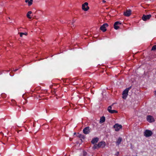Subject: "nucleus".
<instances>
[{"instance_id":"nucleus-1","label":"nucleus","mask_w":156,"mask_h":156,"mask_svg":"<svg viewBox=\"0 0 156 156\" xmlns=\"http://www.w3.org/2000/svg\"><path fill=\"white\" fill-rule=\"evenodd\" d=\"M132 86H130L129 87L126 88L125 90L122 92V98L124 99H126L128 95V93L129 90L131 88Z\"/></svg>"},{"instance_id":"nucleus-2","label":"nucleus","mask_w":156,"mask_h":156,"mask_svg":"<svg viewBox=\"0 0 156 156\" xmlns=\"http://www.w3.org/2000/svg\"><path fill=\"white\" fill-rule=\"evenodd\" d=\"M152 134L153 133L152 131L148 129L145 130L144 133V136L146 137L151 136Z\"/></svg>"},{"instance_id":"nucleus-3","label":"nucleus","mask_w":156,"mask_h":156,"mask_svg":"<svg viewBox=\"0 0 156 156\" xmlns=\"http://www.w3.org/2000/svg\"><path fill=\"white\" fill-rule=\"evenodd\" d=\"M88 3L87 2H85L82 5V9L84 11H87L89 9V7L88 6Z\"/></svg>"},{"instance_id":"nucleus-4","label":"nucleus","mask_w":156,"mask_h":156,"mask_svg":"<svg viewBox=\"0 0 156 156\" xmlns=\"http://www.w3.org/2000/svg\"><path fill=\"white\" fill-rule=\"evenodd\" d=\"M108 26V23H104L100 27V29L103 32H105L106 30V27H107Z\"/></svg>"},{"instance_id":"nucleus-5","label":"nucleus","mask_w":156,"mask_h":156,"mask_svg":"<svg viewBox=\"0 0 156 156\" xmlns=\"http://www.w3.org/2000/svg\"><path fill=\"white\" fill-rule=\"evenodd\" d=\"M147 121L149 122H152L155 121V119L154 117L150 115L147 116Z\"/></svg>"},{"instance_id":"nucleus-6","label":"nucleus","mask_w":156,"mask_h":156,"mask_svg":"<svg viewBox=\"0 0 156 156\" xmlns=\"http://www.w3.org/2000/svg\"><path fill=\"white\" fill-rule=\"evenodd\" d=\"M113 127L115 129V131H118L122 128V126L121 125H119L118 124L116 123L113 126Z\"/></svg>"},{"instance_id":"nucleus-7","label":"nucleus","mask_w":156,"mask_h":156,"mask_svg":"<svg viewBox=\"0 0 156 156\" xmlns=\"http://www.w3.org/2000/svg\"><path fill=\"white\" fill-rule=\"evenodd\" d=\"M90 128L89 127H87L85 128L83 130V133L85 134H87L90 132Z\"/></svg>"},{"instance_id":"nucleus-8","label":"nucleus","mask_w":156,"mask_h":156,"mask_svg":"<svg viewBox=\"0 0 156 156\" xmlns=\"http://www.w3.org/2000/svg\"><path fill=\"white\" fill-rule=\"evenodd\" d=\"M151 15L150 14L147 15H144L142 17V19L144 21H146L148 20L151 17Z\"/></svg>"},{"instance_id":"nucleus-9","label":"nucleus","mask_w":156,"mask_h":156,"mask_svg":"<svg viewBox=\"0 0 156 156\" xmlns=\"http://www.w3.org/2000/svg\"><path fill=\"white\" fill-rule=\"evenodd\" d=\"M121 22L119 21H116L114 25V27L115 30H118L119 28V25H121Z\"/></svg>"},{"instance_id":"nucleus-10","label":"nucleus","mask_w":156,"mask_h":156,"mask_svg":"<svg viewBox=\"0 0 156 156\" xmlns=\"http://www.w3.org/2000/svg\"><path fill=\"white\" fill-rule=\"evenodd\" d=\"M131 14V10L130 9H127L124 13V15L126 16H129Z\"/></svg>"},{"instance_id":"nucleus-11","label":"nucleus","mask_w":156,"mask_h":156,"mask_svg":"<svg viewBox=\"0 0 156 156\" xmlns=\"http://www.w3.org/2000/svg\"><path fill=\"white\" fill-rule=\"evenodd\" d=\"M98 148H103L106 145V143L105 141H101L99 142L98 144Z\"/></svg>"},{"instance_id":"nucleus-12","label":"nucleus","mask_w":156,"mask_h":156,"mask_svg":"<svg viewBox=\"0 0 156 156\" xmlns=\"http://www.w3.org/2000/svg\"><path fill=\"white\" fill-rule=\"evenodd\" d=\"M99 140V139L98 137L94 138L92 139L91 142L92 144H94L95 143H97Z\"/></svg>"},{"instance_id":"nucleus-13","label":"nucleus","mask_w":156,"mask_h":156,"mask_svg":"<svg viewBox=\"0 0 156 156\" xmlns=\"http://www.w3.org/2000/svg\"><path fill=\"white\" fill-rule=\"evenodd\" d=\"M122 141V138L121 137H119L117 140L116 141V145H119L121 143Z\"/></svg>"},{"instance_id":"nucleus-14","label":"nucleus","mask_w":156,"mask_h":156,"mask_svg":"<svg viewBox=\"0 0 156 156\" xmlns=\"http://www.w3.org/2000/svg\"><path fill=\"white\" fill-rule=\"evenodd\" d=\"M33 0H26L25 2L28 3L29 6L31 5L32 4Z\"/></svg>"},{"instance_id":"nucleus-15","label":"nucleus","mask_w":156,"mask_h":156,"mask_svg":"<svg viewBox=\"0 0 156 156\" xmlns=\"http://www.w3.org/2000/svg\"><path fill=\"white\" fill-rule=\"evenodd\" d=\"M105 117L103 116H102L100 119V123H103L105 121Z\"/></svg>"},{"instance_id":"nucleus-16","label":"nucleus","mask_w":156,"mask_h":156,"mask_svg":"<svg viewBox=\"0 0 156 156\" xmlns=\"http://www.w3.org/2000/svg\"><path fill=\"white\" fill-rule=\"evenodd\" d=\"M32 13V12L31 11H29L28 12L27 14V16L28 18L29 19H31L32 17H31L30 15Z\"/></svg>"},{"instance_id":"nucleus-17","label":"nucleus","mask_w":156,"mask_h":156,"mask_svg":"<svg viewBox=\"0 0 156 156\" xmlns=\"http://www.w3.org/2000/svg\"><path fill=\"white\" fill-rule=\"evenodd\" d=\"M78 137L80 138H81L83 139H84L85 138V136L81 134H79L78 135Z\"/></svg>"},{"instance_id":"nucleus-18","label":"nucleus","mask_w":156,"mask_h":156,"mask_svg":"<svg viewBox=\"0 0 156 156\" xmlns=\"http://www.w3.org/2000/svg\"><path fill=\"white\" fill-rule=\"evenodd\" d=\"M20 36L21 37H22V36L23 35H26L27 34V33H20Z\"/></svg>"},{"instance_id":"nucleus-19","label":"nucleus","mask_w":156,"mask_h":156,"mask_svg":"<svg viewBox=\"0 0 156 156\" xmlns=\"http://www.w3.org/2000/svg\"><path fill=\"white\" fill-rule=\"evenodd\" d=\"M156 50V45H154L152 48L151 51H155Z\"/></svg>"},{"instance_id":"nucleus-20","label":"nucleus","mask_w":156,"mask_h":156,"mask_svg":"<svg viewBox=\"0 0 156 156\" xmlns=\"http://www.w3.org/2000/svg\"><path fill=\"white\" fill-rule=\"evenodd\" d=\"M117 111L115 110H111L110 112L109 113H117Z\"/></svg>"},{"instance_id":"nucleus-21","label":"nucleus","mask_w":156,"mask_h":156,"mask_svg":"<svg viewBox=\"0 0 156 156\" xmlns=\"http://www.w3.org/2000/svg\"><path fill=\"white\" fill-rule=\"evenodd\" d=\"M94 149H96L97 148H98V144H95L93 147Z\"/></svg>"},{"instance_id":"nucleus-22","label":"nucleus","mask_w":156,"mask_h":156,"mask_svg":"<svg viewBox=\"0 0 156 156\" xmlns=\"http://www.w3.org/2000/svg\"><path fill=\"white\" fill-rule=\"evenodd\" d=\"M112 108V106H110L108 107V110L109 112H110V111H111V110H111Z\"/></svg>"},{"instance_id":"nucleus-23","label":"nucleus","mask_w":156,"mask_h":156,"mask_svg":"<svg viewBox=\"0 0 156 156\" xmlns=\"http://www.w3.org/2000/svg\"><path fill=\"white\" fill-rule=\"evenodd\" d=\"M75 21H76L75 20H73V21L71 22V24H73V23H74L75 22Z\"/></svg>"},{"instance_id":"nucleus-24","label":"nucleus","mask_w":156,"mask_h":156,"mask_svg":"<svg viewBox=\"0 0 156 156\" xmlns=\"http://www.w3.org/2000/svg\"><path fill=\"white\" fill-rule=\"evenodd\" d=\"M119 154V152H117V153L115 154V155H118Z\"/></svg>"},{"instance_id":"nucleus-25","label":"nucleus","mask_w":156,"mask_h":156,"mask_svg":"<svg viewBox=\"0 0 156 156\" xmlns=\"http://www.w3.org/2000/svg\"><path fill=\"white\" fill-rule=\"evenodd\" d=\"M102 1V2L103 3H105L106 2V1L105 0H103Z\"/></svg>"},{"instance_id":"nucleus-26","label":"nucleus","mask_w":156,"mask_h":156,"mask_svg":"<svg viewBox=\"0 0 156 156\" xmlns=\"http://www.w3.org/2000/svg\"><path fill=\"white\" fill-rule=\"evenodd\" d=\"M18 69H15L14 70V72H16L17 70H18Z\"/></svg>"},{"instance_id":"nucleus-27","label":"nucleus","mask_w":156,"mask_h":156,"mask_svg":"<svg viewBox=\"0 0 156 156\" xmlns=\"http://www.w3.org/2000/svg\"><path fill=\"white\" fill-rule=\"evenodd\" d=\"M154 94L155 95H156V90L154 91Z\"/></svg>"},{"instance_id":"nucleus-28","label":"nucleus","mask_w":156,"mask_h":156,"mask_svg":"<svg viewBox=\"0 0 156 156\" xmlns=\"http://www.w3.org/2000/svg\"><path fill=\"white\" fill-rule=\"evenodd\" d=\"M73 27H74V25H73V26H71V27H72V28H73Z\"/></svg>"},{"instance_id":"nucleus-29","label":"nucleus","mask_w":156,"mask_h":156,"mask_svg":"<svg viewBox=\"0 0 156 156\" xmlns=\"http://www.w3.org/2000/svg\"><path fill=\"white\" fill-rule=\"evenodd\" d=\"M76 134V133H74V134L75 135V134Z\"/></svg>"},{"instance_id":"nucleus-30","label":"nucleus","mask_w":156,"mask_h":156,"mask_svg":"<svg viewBox=\"0 0 156 156\" xmlns=\"http://www.w3.org/2000/svg\"><path fill=\"white\" fill-rule=\"evenodd\" d=\"M155 44H156V42L155 43Z\"/></svg>"}]
</instances>
